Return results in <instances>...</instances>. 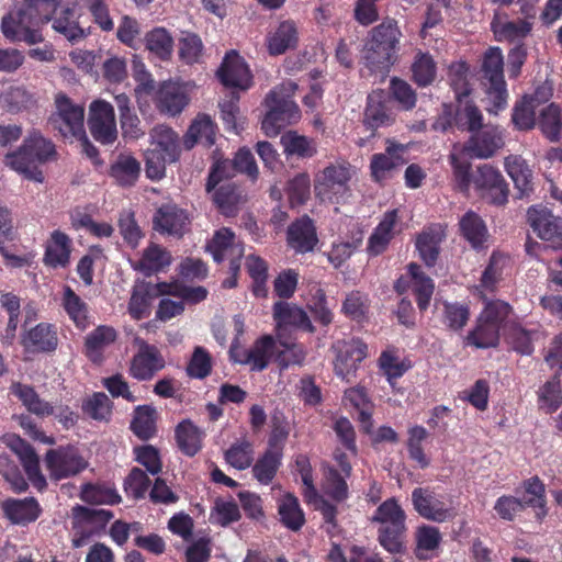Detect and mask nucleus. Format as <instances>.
I'll list each match as a JSON object with an SVG mask.
<instances>
[{"label": "nucleus", "instance_id": "obj_1", "mask_svg": "<svg viewBox=\"0 0 562 562\" xmlns=\"http://www.w3.org/2000/svg\"><path fill=\"white\" fill-rule=\"evenodd\" d=\"M402 32L397 22L385 19L372 27L361 49V63L370 74H387L397 61Z\"/></svg>", "mask_w": 562, "mask_h": 562}, {"label": "nucleus", "instance_id": "obj_2", "mask_svg": "<svg viewBox=\"0 0 562 562\" xmlns=\"http://www.w3.org/2000/svg\"><path fill=\"white\" fill-rule=\"evenodd\" d=\"M57 158L55 144L44 137L41 132L32 131L23 139L18 149L5 154L3 162L12 170L24 175L29 179L43 180L37 165H43Z\"/></svg>", "mask_w": 562, "mask_h": 562}, {"label": "nucleus", "instance_id": "obj_3", "mask_svg": "<svg viewBox=\"0 0 562 562\" xmlns=\"http://www.w3.org/2000/svg\"><path fill=\"white\" fill-rule=\"evenodd\" d=\"M407 515L395 497L382 502L371 517V522L378 524V542L391 554H402L405 551Z\"/></svg>", "mask_w": 562, "mask_h": 562}, {"label": "nucleus", "instance_id": "obj_4", "mask_svg": "<svg viewBox=\"0 0 562 562\" xmlns=\"http://www.w3.org/2000/svg\"><path fill=\"white\" fill-rule=\"evenodd\" d=\"M296 90L295 82L284 81L266 95L265 104L268 112L261 122V130L267 136H277L282 128L301 117L299 105L293 100Z\"/></svg>", "mask_w": 562, "mask_h": 562}, {"label": "nucleus", "instance_id": "obj_5", "mask_svg": "<svg viewBox=\"0 0 562 562\" xmlns=\"http://www.w3.org/2000/svg\"><path fill=\"white\" fill-rule=\"evenodd\" d=\"M513 307L505 301H487L476 318L475 326L465 337V344L479 349L496 347L499 342V331Z\"/></svg>", "mask_w": 562, "mask_h": 562}, {"label": "nucleus", "instance_id": "obj_6", "mask_svg": "<svg viewBox=\"0 0 562 562\" xmlns=\"http://www.w3.org/2000/svg\"><path fill=\"white\" fill-rule=\"evenodd\" d=\"M349 164H330L316 177L315 193L322 201L341 203L350 195Z\"/></svg>", "mask_w": 562, "mask_h": 562}, {"label": "nucleus", "instance_id": "obj_7", "mask_svg": "<svg viewBox=\"0 0 562 562\" xmlns=\"http://www.w3.org/2000/svg\"><path fill=\"white\" fill-rule=\"evenodd\" d=\"M277 351V340L271 335L257 338L248 349L238 345L235 338L229 348V359L234 363L249 366L250 371L261 372L268 368Z\"/></svg>", "mask_w": 562, "mask_h": 562}, {"label": "nucleus", "instance_id": "obj_8", "mask_svg": "<svg viewBox=\"0 0 562 562\" xmlns=\"http://www.w3.org/2000/svg\"><path fill=\"white\" fill-rule=\"evenodd\" d=\"M1 32L11 43L23 42L31 46L44 42L40 25L22 7L2 18Z\"/></svg>", "mask_w": 562, "mask_h": 562}, {"label": "nucleus", "instance_id": "obj_9", "mask_svg": "<svg viewBox=\"0 0 562 562\" xmlns=\"http://www.w3.org/2000/svg\"><path fill=\"white\" fill-rule=\"evenodd\" d=\"M55 105L56 112L49 119L53 128L57 130L65 138L83 135V106L74 103L72 100L64 93L56 95Z\"/></svg>", "mask_w": 562, "mask_h": 562}, {"label": "nucleus", "instance_id": "obj_10", "mask_svg": "<svg viewBox=\"0 0 562 562\" xmlns=\"http://www.w3.org/2000/svg\"><path fill=\"white\" fill-rule=\"evenodd\" d=\"M135 344L138 348L131 358L128 374L140 382L150 381L166 367V360L157 346L140 338Z\"/></svg>", "mask_w": 562, "mask_h": 562}, {"label": "nucleus", "instance_id": "obj_11", "mask_svg": "<svg viewBox=\"0 0 562 562\" xmlns=\"http://www.w3.org/2000/svg\"><path fill=\"white\" fill-rule=\"evenodd\" d=\"M71 515L72 528L76 530V537L72 539L75 548L82 547L92 535L103 530L113 518L111 510L89 508L82 505L74 506Z\"/></svg>", "mask_w": 562, "mask_h": 562}, {"label": "nucleus", "instance_id": "obj_12", "mask_svg": "<svg viewBox=\"0 0 562 562\" xmlns=\"http://www.w3.org/2000/svg\"><path fill=\"white\" fill-rule=\"evenodd\" d=\"M88 127L92 137L102 145H111L117 138L116 120L113 105L102 99L89 105Z\"/></svg>", "mask_w": 562, "mask_h": 562}, {"label": "nucleus", "instance_id": "obj_13", "mask_svg": "<svg viewBox=\"0 0 562 562\" xmlns=\"http://www.w3.org/2000/svg\"><path fill=\"white\" fill-rule=\"evenodd\" d=\"M527 222L537 236L550 243L555 249H562V218L542 205H532L527 211Z\"/></svg>", "mask_w": 562, "mask_h": 562}, {"label": "nucleus", "instance_id": "obj_14", "mask_svg": "<svg viewBox=\"0 0 562 562\" xmlns=\"http://www.w3.org/2000/svg\"><path fill=\"white\" fill-rule=\"evenodd\" d=\"M505 145L504 133L498 126L486 125L471 133L463 151L471 158L487 159Z\"/></svg>", "mask_w": 562, "mask_h": 562}, {"label": "nucleus", "instance_id": "obj_15", "mask_svg": "<svg viewBox=\"0 0 562 562\" xmlns=\"http://www.w3.org/2000/svg\"><path fill=\"white\" fill-rule=\"evenodd\" d=\"M412 504L417 514L431 521L443 522L451 517L445 496L431 487H416L412 492Z\"/></svg>", "mask_w": 562, "mask_h": 562}, {"label": "nucleus", "instance_id": "obj_16", "mask_svg": "<svg viewBox=\"0 0 562 562\" xmlns=\"http://www.w3.org/2000/svg\"><path fill=\"white\" fill-rule=\"evenodd\" d=\"M151 95L158 112L168 116L180 114L190 102L186 88L172 80L160 82Z\"/></svg>", "mask_w": 562, "mask_h": 562}, {"label": "nucleus", "instance_id": "obj_17", "mask_svg": "<svg viewBox=\"0 0 562 562\" xmlns=\"http://www.w3.org/2000/svg\"><path fill=\"white\" fill-rule=\"evenodd\" d=\"M45 464L50 477L61 480L79 474L87 468V461L72 449H50L46 452Z\"/></svg>", "mask_w": 562, "mask_h": 562}, {"label": "nucleus", "instance_id": "obj_18", "mask_svg": "<svg viewBox=\"0 0 562 562\" xmlns=\"http://www.w3.org/2000/svg\"><path fill=\"white\" fill-rule=\"evenodd\" d=\"M395 122V113L386 92L382 89L372 91L367 97L363 123L368 130L375 131Z\"/></svg>", "mask_w": 562, "mask_h": 562}, {"label": "nucleus", "instance_id": "obj_19", "mask_svg": "<svg viewBox=\"0 0 562 562\" xmlns=\"http://www.w3.org/2000/svg\"><path fill=\"white\" fill-rule=\"evenodd\" d=\"M286 243L297 254L313 251L318 243L314 221L303 215L292 222L286 229Z\"/></svg>", "mask_w": 562, "mask_h": 562}, {"label": "nucleus", "instance_id": "obj_20", "mask_svg": "<svg viewBox=\"0 0 562 562\" xmlns=\"http://www.w3.org/2000/svg\"><path fill=\"white\" fill-rule=\"evenodd\" d=\"M220 81L228 88L248 89L251 82L250 71L236 50L226 53L217 70Z\"/></svg>", "mask_w": 562, "mask_h": 562}, {"label": "nucleus", "instance_id": "obj_21", "mask_svg": "<svg viewBox=\"0 0 562 562\" xmlns=\"http://www.w3.org/2000/svg\"><path fill=\"white\" fill-rule=\"evenodd\" d=\"M154 228L160 233L182 236L188 229L190 220L188 213L175 203L159 206L153 218Z\"/></svg>", "mask_w": 562, "mask_h": 562}, {"label": "nucleus", "instance_id": "obj_22", "mask_svg": "<svg viewBox=\"0 0 562 562\" xmlns=\"http://www.w3.org/2000/svg\"><path fill=\"white\" fill-rule=\"evenodd\" d=\"M24 349L32 353H49L57 349L58 334L56 326L38 323L22 337Z\"/></svg>", "mask_w": 562, "mask_h": 562}, {"label": "nucleus", "instance_id": "obj_23", "mask_svg": "<svg viewBox=\"0 0 562 562\" xmlns=\"http://www.w3.org/2000/svg\"><path fill=\"white\" fill-rule=\"evenodd\" d=\"M299 44V30L294 21L280 22L266 36V47L270 56H279L295 49Z\"/></svg>", "mask_w": 562, "mask_h": 562}, {"label": "nucleus", "instance_id": "obj_24", "mask_svg": "<svg viewBox=\"0 0 562 562\" xmlns=\"http://www.w3.org/2000/svg\"><path fill=\"white\" fill-rule=\"evenodd\" d=\"M272 314L279 328L295 327L310 334L316 330L307 313L295 304L278 301L272 306Z\"/></svg>", "mask_w": 562, "mask_h": 562}, {"label": "nucleus", "instance_id": "obj_25", "mask_svg": "<svg viewBox=\"0 0 562 562\" xmlns=\"http://www.w3.org/2000/svg\"><path fill=\"white\" fill-rule=\"evenodd\" d=\"M11 448L19 460L33 486L42 492L47 487L45 476L41 472L40 459L34 448L25 440L16 438Z\"/></svg>", "mask_w": 562, "mask_h": 562}, {"label": "nucleus", "instance_id": "obj_26", "mask_svg": "<svg viewBox=\"0 0 562 562\" xmlns=\"http://www.w3.org/2000/svg\"><path fill=\"white\" fill-rule=\"evenodd\" d=\"M368 346L361 339H352L344 350H340L334 362L336 375L349 382L358 366L366 359Z\"/></svg>", "mask_w": 562, "mask_h": 562}, {"label": "nucleus", "instance_id": "obj_27", "mask_svg": "<svg viewBox=\"0 0 562 562\" xmlns=\"http://www.w3.org/2000/svg\"><path fill=\"white\" fill-rule=\"evenodd\" d=\"M206 250L218 263L227 258L244 256L243 245L237 240L234 232L227 227H222L214 233L212 239L206 244Z\"/></svg>", "mask_w": 562, "mask_h": 562}, {"label": "nucleus", "instance_id": "obj_28", "mask_svg": "<svg viewBox=\"0 0 562 562\" xmlns=\"http://www.w3.org/2000/svg\"><path fill=\"white\" fill-rule=\"evenodd\" d=\"M16 229L13 225V217L10 209L0 203V255L7 266L11 268H23L29 266L30 260L26 256H18L12 254L4 245L5 241L16 239Z\"/></svg>", "mask_w": 562, "mask_h": 562}, {"label": "nucleus", "instance_id": "obj_29", "mask_svg": "<svg viewBox=\"0 0 562 562\" xmlns=\"http://www.w3.org/2000/svg\"><path fill=\"white\" fill-rule=\"evenodd\" d=\"M117 339V331L114 327L99 325L85 338L83 351L86 357L95 364L104 360V351Z\"/></svg>", "mask_w": 562, "mask_h": 562}, {"label": "nucleus", "instance_id": "obj_30", "mask_svg": "<svg viewBox=\"0 0 562 562\" xmlns=\"http://www.w3.org/2000/svg\"><path fill=\"white\" fill-rule=\"evenodd\" d=\"M1 509L4 517L15 525L33 522L42 513L41 506L34 497L8 498L2 502Z\"/></svg>", "mask_w": 562, "mask_h": 562}, {"label": "nucleus", "instance_id": "obj_31", "mask_svg": "<svg viewBox=\"0 0 562 562\" xmlns=\"http://www.w3.org/2000/svg\"><path fill=\"white\" fill-rule=\"evenodd\" d=\"M445 236L443 229L438 225L428 226L417 235L415 246L427 267L436 266Z\"/></svg>", "mask_w": 562, "mask_h": 562}, {"label": "nucleus", "instance_id": "obj_32", "mask_svg": "<svg viewBox=\"0 0 562 562\" xmlns=\"http://www.w3.org/2000/svg\"><path fill=\"white\" fill-rule=\"evenodd\" d=\"M204 438V430L190 419L180 422L175 428L177 447L187 457L192 458L202 450Z\"/></svg>", "mask_w": 562, "mask_h": 562}, {"label": "nucleus", "instance_id": "obj_33", "mask_svg": "<svg viewBox=\"0 0 562 562\" xmlns=\"http://www.w3.org/2000/svg\"><path fill=\"white\" fill-rule=\"evenodd\" d=\"M70 254V237L59 229L52 232L45 248L43 258L44 263L50 268H65L69 265Z\"/></svg>", "mask_w": 562, "mask_h": 562}, {"label": "nucleus", "instance_id": "obj_34", "mask_svg": "<svg viewBox=\"0 0 562 562\" xmlns=\"http://www.w3.org/2000/svg\"><path fill=\"white\" fill-rule=\"evenodd\" d=\"M10 392L31 414L41 418L54 414V406L45 400L41 398L33 386L23 384L21 382H13L10 386Z\"/></svg>", "mask_w": 562, "mask_h": 562}, {"label": "nucleus", "instance_id": "obj_35", "mask_svg": "<svg viewBox=\"0 0 562 562\" xmlns=\"http://www.w3.org/2000/svg\"><path fill=\"white\" fill-rule=\"evenodd\" d=\"M505 170L512 178L518 198L529 196L533 192L532 170L524 158L510 155L505 158Z\"/></svg>", "mask_w": 562, "mask_h": 562}, {"label": "nucleus", "instance_id": "obj_36", "mask_svg": "<svg viewBox=\"0 0 562 562\" xmlns=\"http://www.w3.org/2000/svg\"><path fill=\"white\" fill-rule=\"evenodd\" d=\"M460 235L475 250H480L487 241L488 231L483 218L474 211L465 212L459 221Z\"/></svg>", "mask_w": 562, "mask_h": 562}, {"label": "nucleus", "instance_id": "obj_37", "mask_svg": "<svg viewBox=\"0 0 562 562\" xmlns=\"http://www.w3.org/2000/svg\"><path fill=\"white\" fill-rule=\"evenodd\" d=\"M216 125L207 114H199L188 128L183 137L187 149L193 148L198 143L211 147L215 143Z\"/></svg>", "mask_w": 562, "mask_h": 562}, {"label": "nucleus", "instance_id": "obj_38", "mask_svg": "<svg viewBox=\"0 0 562 562\" xmlns=\"http://www.w3.org/2000/svg\"><path fill=\"white\" fill-rule=\"evenodd\" d=\"M510 266V258L498 251H493L487 266L482 272L477 290L494 292L497 284L503 280Z\"/></svg>", "mask_w": 562, "mask_h": 562}, {"label": "nucleus", "instance_id": "obj_39", "mask_svg": "<svg viewBox=\"0 0 562 562\" xmlns=\"http://www.w3.org/2000/svg\"><path fill=\"white\" fill-rule=\"evenodd\" d=\"M158 413L151 405H138L134 408L130 429L140 440H149L157 434Z\"/></svg>", "mask_w": 562, "mask_h": 562}, {"label": "nucleus", "instance_id": "obj_40", "mask_svg": "<svg viewBox=\"0 0 562 562\" xmlns=\"http://www.w3.org/2000/svg\"><path fill=\"white\" fill-rule=\"evenodd\" d=\"M407 269L412 278V291L415 295L417 306L420 312H425L429 307L434 295L435 282L422 270V267L415 262L409 263Z\"/></svg>", "mask_w": 562, "mask_h": 562}, {"label": "nucleus", "instance_id": "obj_41", "mask_svg": "<svg viewBox=\"0 0 562 562\" xmlns=\"http://www.w3.org/2000/svg\"><path fill=\"white\" fill-rule=\"evenodd\" d=\"M283 151L289 157L310 159L317 154V144L313 138L289 131L281 136Z\"/></svg>", "mask_w": 562, "mask_h": 562}, {"label": "nucleus", "instance_id": "obj_42", "mask_svg": "<svg viewBox=\"0 0 562 562\" xmlns=\"http://www.w3.org/2000/svg\"><path fill=\"white\" fill-rule=\"evenodd\" d=\"M109 173L121 187H133L139 178L140 164L131 155L120 154Z\"/></svg>", "mask_w": 562, "mask_h": 562}, {"label": "nucleus", "instance_id": "obj_43", "mask_svg": "<svg viewBox=\"0 0 562 562\" xmlns=\"http://www.w3.org/2000/svg\"><path fill=\"white\" fill-rule=\"evenodd\" d=\"M532 24L527 20L503 21L495 16L491 30L498 42H515L525 38L531 32Z\"/></svg>", "mask_w": 562, "mask_h": 562}, {"label": "nucleus", "instance_id": "obj_44", "mask_svg": "<svg viewBox=\"0 0 562 562\" xmlns=\"http://www.w3.org/2000/svg\"><path fill=\"white\" fill-rule=\"evenodd\" d=\"M151 148L167 156V159L177 161L180 156V143L178 134L169 126L159 125L153 128Z\"/></svg>", "mask_w": 562, "mask_h": 562}, {"label": "nucleus", "instance_id": "obj_45", "mask_svg": "<svg viewBox=\"0 0 562 562\" xmlns=\"http://www.w3.org/2000/svg\"><path fill=\"white\" fill-rule=\"evenodd\" d=\"M283 459V452L267 448L252 465V475L261 484L268 485L276 477Z\"/></svg>", "mask_w": 562, "mask_h": 562}, {"label": "nucleus", "instance_id": "obj_46", "mask_svg": "<svg viewBox=\"0 0 562 562\" xmlns=\"http://www.w3.org/2000/svg\"><path fill=\"white\" fill-rule=\"evenodd\" d=\"M278 514L281 522L290 530L297 531L305 524V516L299 499L292 493L284 494L278 501Z\"/></svg>", "mask_w": 562, "mask_h": 562}, {"label": "nucleus", "instance_id": "obj_47", "mask_svg": "<svg viewBox=\"0 0 562 562\" xmlns=\"http://www.w3.org/2000/svg\"><path fill=\"white\" fill-rule=\"evenodd\" d=\"M412 80L419 87L426 88L436 80L437 64L429 53L418 50L411 65Z\"/></svg>", "mask_w": 562, "mask_h": 562}, {"label": "nucleus", "instance_id": "obj_48", "mask_svg": "<svg viewBox=\"0 0 562 562\" xmlns=\"http://www.w3.org/2000/svg\"><path fill=\"white\" fill-rule=\"evenodd\" d=\"M61 305L77 328L85 329L89 325L87 303L68 285L64 286Z\"/></svg>", "mask_w": 562, "mask_h": 562}, {"label": "nucleus", "instance_id": "obj_49", "mask_svg": "<svg viewBox=\"0 0 562 562\" xmlns=\"http://www.w3.org/2000/svg\"><path fill=\"white\" fill-rule=\"evenodd\" d=\"M212 201L221 214L234 216L241 200L239 188L234 183H226L212 190Z\"/></svg>", "mask_w": 562, "mask_h": 562}, {"label": "nucleus", "instance_id": "obj_50", "mask_svg": "<svg viewBox=\"0 0 562 562\" xmlns=\"http://www.w3.org/2000/svg\"><path fill=\"white\" fill-rule=\"evenodd\" d=\"M543 136L550 142H559L562 132V113L555 103H550L543 108L537 121V124Z\"/></svg>", "mask_w": 562, "mask_h": 562}, {"label": "nucleus", "instance_id": "obj_51", "mask_svg": "<svg viewBox=\"0 0 562 562\" xmlns=\"http://www.w3.org/2000/svg\"><path fill=\"white\" fill-rule=\"evenodd\" d=\"M171 262L170 254L157 244H150L143 252L135 269L145 276H151L168 267Z\"/></svg>", "mask_w": 562, "mask_h": 562}, {"label": "nucleus", "instance_id": "obj_52", "mask_svg": "<svg viewBox=\"0 0 562 562\" xmlns=\"http://www.w3.org/2000/svg\"><path fill=\"white\" fill-rule=\"evenodd\" d=\"M522 486L526 493L522 498L524 504L526 507L535 508L537 519L542 520L548 514L546 507V487L543 482L538 476H532L525 480Z\"/></svg>", "mask_w": 562, "mask_h": 562}, {"label": "nucleus", "instance_id": "obj_53", "mask_svg": "<svg viewBox=\"0 0 562 562\" xmlns=\"http://www.w3.org/2000/svg\"><path fill=\"white\" fill-rule=\"evenodd\" d=\"M369 311L370 299L368 294L358 290L347 293L341 305V312L345 316L357 323H363L368 319Z\"/></svg>", "mask_w": 562, "mask_h": 562}, {"label": "nucleus", "instance_id": "obj_54", "mask_svg": "<svg viewBox=\"0 0 562 562\" xmlns=\"http://www.w3.org/2000/svg\"><path fill=\"white\" fill-rule=\"evenodd\" d=\"M536 108L537 105L531 102L528 94L515 102L512 111V123L517 131L527 132L536 126Z\"/></svg>", "mask_w": 562, "mask_h": 562}, {"label": "nucleus", "instance_id": "obj_55", "mask_svg": "<svg viewBox=\"0 0 562 562\" xmlns=\"http://www.w3.org/2000/svg\"><path fill=\"white\" fill-rule=\"evenodd\" d=\"M74 9L66 8L53 20V29L72 43L87 37L89 34V32L82 29L78 21L74 19Z\"/></svg>", "mask_w": 562, "mask_h": 562}, {"label": "nucleus", "instance_id": "obj_56", "mask_svg": "<svg viewBox=\"0 0 562 562\" xmlns=\"http://www.w3.org/2000/svg\"><path fill=\"white\" fill-rule=\"evenodd\" d=\"M146 48L162 60L171 57L173 38L165 27H155L145 35Z\"/></svg>", "mask_w": 562, "mask_h": 562}, {"label": "nucleus", "instance_id": "obj_57", "mask_svg": "<svg viewBox=\"0 0 562 562\" xmlns=\"http://www.w3.org/2000/svg\"><path fill=\"white\" fill-rule=\"evenodd\" d=\"M80 498L88 504H109L115 505L121 502V496L114 487L106 484H83L80 492Z\"/></svg>", "mask_w": 562, "mask_h": 562}, {"label": "nucleus", "instance_id": "obj_58", "mask_svg": "<svg viewBox=\"0 0 562 562\" xmlns=\"http://www.w3.org/2000/svg\"><path fill=\"white\" fill-rule=\"evenodd\" d=\"M154 297L153 284L145 283L133 290L128 302V313L132 318L140 321L150 314L151 299Z\"/></svg>", "mask_w": 562, "mask_h": 562}, {"label": "nucleus", "instance_id": "obj_59", "mask_svg": "<svg viewBox=\"0 0 562 562\" xmlns=\"http://www.w3.org/2000/svg\"><path fill=\"white\" fill-rule=\"evenodd\" d=\"M389 93V99L394 100L403 111H412L416 106L417 93L404 79L398 77L391 78Z\"/></svg>", "mask_w": 562, "mask_h": 562}, {"label": "nucleus", "instance_id": "obj_60", "mask_svg": "<svg viewBox=\"0 0 562 562\" xmlns=\"http://www.w3.org/2000/svg\"><path fill=\"white\" fill-rule=\"evenodd\" d=\"M562 405L560 380L554 376L547 381L538 391V407L546 414L555 412Z\"/></svg>", "mask_w": 562, "mask_h": 562}, {"label": "nucleus", "instance_id": "obj_61", "mask_svg": "<svg viewBox=\"0 0 562 562\" xmlns=\"http://www.w3.org/2000/svg\"><path fill=\"white\" fill-rule=\"evenodd\" d=\"M113 403L103 392H94L82 402V412L90 418L108 422L112 415Z\"/></svg>", "mask_w": 562, "mask_h": 562}, {"label": "nucleus", "instance_id": "obj_62", "mask_svg": "<svg viewBox=\"0 0 562 562\" xmlns=\"http://www.w3.org/2000/svg\"><path fill=\"white\" fill-rule=\"evenodd\" d=\"M378 362L380 369L391 384H393L394 380L403 376L411 368L409 361L398 359L394 348H389L382 351Z\"/></svg>", "mask_w": 562, "mask_h": 562}, {"label": "nucleus", "instance_id": "obj_63", "mask_svg": "<svg viewBox=\"0 0 562 562\" xmlns=\"http://www.w3.org/2000/svg\"><path fill=\"white\" fill-rule=\"evenodd\" d=\"M403 164L401 156L393 155V148L389 146L386 153L374 154L371 158L370 169L372 178L381 182L387 178L390 171Z\"/></svg>", "mask_w": 562, "mask_h": 562}, {"label": "nucleus", "instance_id": "obj_64", "mask_svg": "<svg viewBox=\"0 0 562 562\" xmlns=\"http://www.w3.org/2000/svg\"><path fill=\"white\" fill-rule=\"evenodd\" d=\"M457 130L473 133L483 127V114L476 104L467 101L463 105L456 108Z\"/></svg>", "mask_w": 562, "mask_h": 562}]
</instances>
